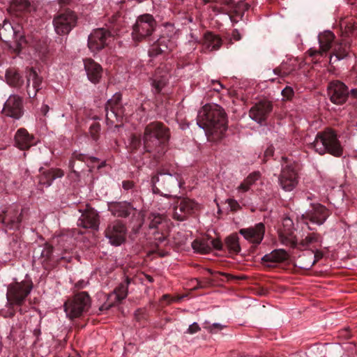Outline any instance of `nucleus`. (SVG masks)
<instances>
[{
  "instance_id": "obj_20",
  "label": "nucleus",
  "mask_w": 357,
  "mask_h": 357,
  "mask_svg": "<svg viewBox=\"0 0 357 357\" xmlns=\"http://www.w3.org/2000/svg\"><path fill=\"white\" fill-rule=\"evenodd\" d=\"M335 39V35L330 31H324L319 36V49L314 50L310 48L308 50L309 55L312 57L317 56H325L327 52L331 48Z\"/></svg>"
},
{
  "instance_id": "obj_62",
  "label": "nucleus",
  "mask_w": 357,
  "mask_h": 357,
  "mask_svg": "<svg viewBox=\"0 0 357 357\" xmlns=\"http://www.w3.org/2000/svg\"><path fill=\"white\" fill-rule=\"evenodd\" d=\"M190 39H189V43H192L193 44L197 43L198 42V39L197 37L194 36L192 33L190 34Z\"/></svg>"
},
{
  "instance_id": "obj_6",
  "label": "nucleus",
  "mask_w": 357,
  "mask_h": 357,
  "mask_svg": "<svg viewBox=\"0 0 357 357\" xmlns=\"http://www.w3.org/2000/svg\"><path fill=\"white\" fill-rule=\"evenodd\" d=\"M157 22L150 14L139 16L133 25L132 37L135 41H141L150 36L155 31Z\"/></svg>"
},
{
  "instance_id": "obj_35",
  "label": "nucleus",
  "mask_w": 357,
  "mask_h": 357,
  "mask_svg": "<svg viewBox=\"0 0 357 357\" xmlns=\"http://www.w3.org/2000/svg\"><path fill=\"white\" fill-rule=\"evenodd\" d=\"M160 72L158 70L153 79L152 85L155 89V92L159 93L161 91L162 88L167 84L169 79V75L167 72H165L162 75H160Z\"/></svg>"
},
{
  "instance_id": "obj_63",
  "label": "nucleus",
  "mask_w": 357,
  "mask_h": 357,
  "mask_svg": "<svg viewBox=\"0 0 357 357\" xmlns=\"http://www.w3.org/2000/svg\"><path fill=\"white\" fill-rule=\"evenodd\" d=\"M224 3L228 6H232L234 3V0H225Z\"/></svg>"
},
{
  "instance_id": "obj_49",
  "label": "nucleus",
  "mask_w": 357,
  "mask_h": 357,
  "mask_svg": "<svg viewBox=\"0 0 357 357\" xmlns=\"http://www.w3.org/2000/svg\"><path fill=\"white\" fill-rule=\"evenodd\" d=\"M162 52L160 51V49L158 48V45L155 42L151 47V48L149 50V54L150 56L153 57L156 56L159 54H161Z\"/></svg>"
},
{
  "instance_id": "obj_3",
  "label": "nucleus",
  "mask_w": 357,
  "mask_h": 357,
  "mask_svg": "<svg viewBox=\"0 0 357 357\" xmlns=\"http://www.w3.org/2000/svg\"><path fill=\"white\" fill-rule=\"evenodd\" d=\"M311 146L320 155L329 153L335 157H340L343 154V147L337 135L331 128L317 132Z\"/></svg>"
},
{
  "instance_id": "obj_40",
  "label": "nucleus",
  "mask_w": 357,
  "mask_h": 357,
  "mask_svg": "<svg viewBox=\"0 0 357 357\" xmlns=\"http://www.w3.org/2000/svg\"><path fill=\"white\" fill-rule=\"evenodd\" d=\"M321 241V236L317 233H312L307 235L304 239L301 241L299 246L303 248L308 247L314 243H320Z\"/></svg>"
},
{
  "instance_id": "obj_60",
  "label": "nucleus",
  "mask_w": 357,
  "mask_h": 357,
  "mask_svg": "<svg viewBox=\"0 0 357 357\" xmlns=\"http://www.w3.org/2000/svg\"><path fill=\"white\" fill-rule=\"evenodd\" d=\"M273 155V148L272 146L268 147L264 152L265 157L272 156Z\"/></svg>"
},
{
  "instance_id": "obj_16",
  "label": "nucleus",
  "mask_w": 357,
  "mask_h": 357,
  "mask_svg": "<svg viewBox=\"0 0 357 357\" xmlns=\"http://www.w3.org/2000/svg\"><path fill=\"white\" fill-rule=\"evenodd\" d=\"M273 105L271 102L264 100L257 102L251 107L249 112L250 118L255 121L262 123L265 121L272 112Z\"/></svg>"
},
{
  "instance_id": "obj_1",
  "label": "nucleus",
  "mask_w": 357,
  "mask_h": 357,
  "mask_svg": "<svg viewBox=\"0 0 357 357\" xmlns=\"http://www.w3.org/2000/svg\"><path fill=\"white\" fill-rule=\"evenodd\" d=\"M197 124L210 141L221 139L227 130L225 112L216 104H206L199 110Z\"/></svg>"
},
{
  "instance_id": "obj_42",
  "label": "nucleus",
  "mask_w": 357,
  "mask_h": 357,
  "mask_svg": "<svg viewBox=\"0 0 357 357\" xmlns=\"http://www.w3.org/2000/svg\"><path fill=\"white\" fill-rule=\"evenodd\" d=\"M158 45V48L162 53L166 52L167 50H172L173 48V44L166 37L162 36L158 38L156 41Z\"/></svg>"
},
{
  "instance_id": "obj_18",
  "label": "nucleus",
  "mask_w": 357,
  "mask_h": 357,
  "mask_svg": "<svg viewBox=\"0 0 357 357\" xmlns=\"http://www.w3.org/2000/svg\"><path fill=\"white\" fill-rule=\"evenodd\" d=\"M130 283V279L126 278L123 282L114 290V292L109 296L108 299L111 301L103 304L100 310H108L116 303L125 299L128 295V285Z\"/></svg>"
},
{
  "instance_id": "obj_5",
  "label": "nucleus",
  "mask_w": 357,
  "mask_h": 357,
  "mask_svg": "<svg viewBox=\"0 0 357 357\" xmlns=\"http://www.w3.org/2000/svg\"><path fill=\"white\" fill-rule=\"evenodd\" d=\"M91 305V298L86 291L77 293L72 299L64 303V311L70 319L80 317Z\"/></svg>"
},
{
  "instance_id": "obj_12",
  "label": "nucleus",
  "mask_w": 357,
  "mask_h": 357,
  "mask_svg": "<svg viewBox=\"0 0 357 357\" xmlns=\"http://www.w3.org/2000/svg\"><path fill=\"white\" fill-rule=\"evenodd\" d=\"M126 232L125 225L117 220L110 222L105 231L106 238L115 246L120 245L125 241Z\"/></svg>"
},
{
  "instance_id": "obj_10",
  "label": "nucleus",
  "mask_w": 357,
  "mask_h": 357,
  "mask_svg": "<svg viewBox=\"0 0 357 357\" xmlns=\"http://www.w3.org/2000/svg\"><path fill=\"white\" fill-rule=\"evenodd\" d=\"M278 183L285 192H291L296 188L298 183V174L291 164L282 167L278 176Z\"/></svg>"
},
{
  "instance_id": "obj_21",
  "label": "nucleus",
  "mask_w": 357,
  "mask_h": 357,
  "mask_svg": "<svg viewBox=\"0 0 357 357\" xmlns=\"http://www.w3.org/2000/svg\"><path fill=\"white\" fill-rule=\"evenodd\" d=\"M108 210L114 216L119 218H127L129 215H134L137 208L130 202H113L108 203Z\"/></svg>"
},
{
  "instance_id": "obj_50",
  "label": "nucleus",
  "mask_w": 357,
  "mask_h": 357,
  "mask_svg": "<svg viewBox=\"0 0 357 357\" xmlns=\"http://www.w3.org/2000/svg\"><path fill=\"white\" fill-rule=\"evenodd\" d=\"M222 243L220 240L216 238V239H211L210 238V247L211 250L212 248H214L218 250H221L222 249Z\"/></svg>"
},
{
  "instance_id": "obj_52",
  "label": "nucleus",
  "mask_w": 357,
  "mask_h": 357,
  "mask_svg": "<svg viewBox=\"0 0 357 357\" xmlns=\"http://www.w3.org/2000/svg\"><path fill=\"white\" fill-rule=\"evenodd\" d=\"M201 328L199 327L198 324L197 322H194L189 326L186 333L189 334H194L195 333L199 332Z\"/></svg>"
},
{
  "instance_id": "obj_51",
  "label": "nucleus",
  "mask_w": 357,
  "mask_h": 357,
  "mask_svg": "<svg viewBox=\"0 0 357 357\" xmlns=\"http://www.w3.org/2000/svg\"><path fill=\"white\" fill-rule=\"evenodd\" d=\"M251 185H248L246 181H243L237 187L236 190L238 193H245L250 189Z\"/></svg>"
},
{
  "instance_id": "obj_34",
  "label": "nucleus",
  "mask_w": 357,
  "mask_h": 357,
  "mask_svg": "<svg viewBox=\"0 0 357 357\" xmlns=\"http://www.w3.org/2000/svg\"><path fill=\"white\" fill-rule=\"evenodd\" d=\"M10 10L14 12L30 13L34 8L28 0H12Z\"/></svg>"
},
{
  "instance_id": "obj_19",
  "label": "nucleus",
  "mask_w": 357,
  "mask_h": 357,
  "mask_svg": "<svg viewBox=\"0 0 357 357\" xmlns=\"http://www.w3.org/2000/svg\"><path fill=\"white\" fill-rule=\"evenodd\" d=\"M239 233L250 243L258 245L264 238L265 226L257 223L254 227L240 229Z\"/></svg>"
},
{
  "instance_id": "obj_14",
  "label": "nucleus",
  "mask_w": 357,
  "mask_h": 357,
  "mask_svg": "<svg viewBox=\"0 0 357 357\" xmlns=\"http://www.w3.org/2000/svg\"><path fill=\"white\" fill-rule=\"evenodd\" d=\"M113 36L111 31L105 29H97L89 36L88 47L92 52H97L103 49Z\"/></svg>"
},
{
  "instance_id": "obj_22",
  "label": "nucleus",
  "mask_w": 357,
  "mask_h": 357,
  "mask_svg": "<svg viewBox=\"0 0 357 357\" xmlns=\"http://www.w3.org/2000/svg\"><path fill=\"white\" fill-rule=\"evenodd\" d=\"M0 39L6 43H10L15 40L17 44L24 40V37L20 34V31L13 27L11 23L5 20L1 25H0Z\"/></svg>"
},
{
  "instance_id": "obj_37",
  "label": "nucleus",
  "mask_w": 357,
  "mask_h": 357,
  "mask_svg": "<svg viewBox=\"0 0 357 357\" xmlns=\"http://www.w3.org/2000/svg\"><path fill=\"white\" fill-rule=\"evenodd\" d=\"M75 160H80L85 162H88L91 161V162H94L98 160L97 158L95 157H89L82 153H79L77 152H74L72 155V158L69 162V167L73 172L77 174V171L75 169Z\"/></svg>"
},
{
  "instance_id": "obj_61",
  "label": "nucleus",
  "mask_w": 357,
  "mask_h": 357,
  "mask_svg": "<svg viewBox=\"0 0 357 357\" xmlns=\"http://www.w3.org/2000/svg\"><path fill=\"white\" fill-rule=\"evenodd\" d=\"M228 204L233 210H235V207L238 206V204L234 199H228Z\"/></svg>"
},
{
  "instance_id": "obj_38",
  "label": "nucleus",
  "mask_w": 357,
  "mask_h": 357,
  "mask_svg": "<svg viewBox=\"0 0 357 357\" xmlns=\"http://www.w3.org/2000/svg\"><path fill=\"white\" fill-rule=\"evenodd\" d=\"M7 83L14 87L22 86L23 81L20 74L14 70H8L6 73Z\"/></svg>"
},
{
  "instance_id": "obj_9",
  "label": "nucleus",
  "mask_w": 357,
  "mask_h": 357,
  "mask_svg": "<svg viewBox=\"0 0 357 357\" xmlns=\"http://www.w3.org/2000/svg\"><path fill=\"white\" fill-rule=\"evenodd\" d=\"M32 288V284L29 282H15L9 285L7 296L12 303L20 305L30 294Z\"/></svg>"
},
{
  "instance_id": "obj_46",
  "label": "nucleus",
  "mask_w": 357,
  "mask_h": 357,
  "mask_svg": "<svg viewBox=\"0 0 357 357\" xmlns=\"http://www.w3.org/2000/svg\"><path fill=\"white\" fill-rule=\"evenodd\" d=\"M342 354V349L339 345L331 347L328 350V357H341Z\"/></svg>"
},
{
  "instance_id": "obj_15",
  "label": "nucleus",
  "mask_w": 357,
  "mask_h": 357,
  "mask_svg": "<svg viewBox=\"0 0 357 357\" xmlns=\"http://www.w3.org/2000/svg\"><path fill=\"white\" fill-rule=\"evenodd\" d=\"M329 216L328 209L320 204H313L312 208L301 216V218L305 222L306 224L308 221L312 224L321 225L326 220Z\"/></svg>"
},
{
  "instance_id": "obj_33",
  "label": "nucleus",
  "mask_w": 357,
  "mask_h": 357,
  "mask_svg": "<svg viewBox=\"0 0 357 357\" xmlns=\"http://www.w3.org/2000/svg\"><path fill=\"white\" fill-rule=\"evenodd\" d=\"M316 263L312 257V252L308 251L300 255L296 260L295 264L301 269L308 270Z\"/></svg>"
},
{
  "instance_id": "obj_47",
  "label": "nucleus",
  "mask_w": 357,
  "mask_h": 357,
  "mask_svg": "<svg viewBox=\"0 0 357 357\" xmlns=\"http://www.w3.org/2000/svg\"><path fill=\"white\" fill-rule=\"evenodd\" d=\"M141 146V139L136 135H132L130 139V149L132 151L137 150Z\"/></svg>"
},
{
  "instance_id": "obj_44",
  "label": "nucleus",
  "mask_w": 357,
  "mask_h": 357,
  "mask_svg": "<svg viewBox=\"0 0 357 357\" xmlns=\"http://www.w3.org/2000/svg\"><path fill=\"white\" fill-rule=\"evenodd\" d=\"M282 242L283 244L293 248H296L298 245H299V243H298L296 238L291 235L289 236L282 237Z\"/></svg>"
},
{
  "instance_id": "obj_2",
  "label": "nucleus",
  "mask_w": 357,
  "mask_h": 357,
  "mask_svg": "<svg viewBox=\"0 0 357 357\" xmlns=\"http://www.w3.org/2000/svg\"><path fill=\"white\" fill-rule=\"evenodd\" d=\"M169 131L162 123L153 122L147 125L143 135V148L155 159L162 157L167 151Z\"/></svg>"
},
{
  "instance_id": "obj_31",
  "label": "nucleus",
  "mask_w": 357,
  "mask_h": 357,
  "mask_svg": "<svg viewBox=\"0 0 357 357\" xmlns=\"http://www.w3.org/2000/svg\"><path fill=\"white\" fill-rule=\"evenodd\" d=\"M289 258V254L283 249L274 250L271 252L265 255L262 261L267 262L268 266H272L274 263H281Z\"/></svg>"
},
{
  "instance_id": "obj_54",
  "label": "nucleus",
  "mask_w": 357,
  "mask_h": 357,
  "mask_svg": "<svg viewBox=\"0 0 357 357\" xmlns=\"http://www.w3.org/2000/svg\"><path fill=\"white\" fill-rule=\"evenodd\" d=\"M134 186V183L131 181H123L122 183V187L124 190H128L132 189Z\"/></svg>"
},
{
  "instance_id": "obj_11",
  "label": "nucleus",
  "mask_w": 357,
  "mask_h": 357,
  "mask_svg": "<svg viewBox=\"0 0 357 357\" xmlns=\"http://www.w3.org/2000/svg\"><path fill=\"white\" fill-rule=\"evenodd\" d=\"M198 209V204L188 198L179 199L174 206L173 218L178 221L185 220Z\"/></svg>"
},
{
  "instance_id": "obj_23",
  "label": "nucleus",
  "mask_w": 357,
  "mask_h": 357,
  "mask_svg": "<svg viewBox=\"0 0 357 357\" xmlns=\"http://www.w3.org/2000/svg\"><path fill=\"white\" fill-rule=\"evenodd\" d=\"M3 112L5 115L18 119L22 115V104L21 98L12 95L8 98L4 104Z\"/></svg>"
},
{
  "instance_id": "obj_45",
  "label": "nucleus",
  "mask_w": 357,
  "mask_h": 357,
  "mask_svg": "<svg viewBox=\"0 0 357 357\" xmlns=\"http://www.w3.org/2000/svg\"><path fill=\"white\" fill-rule=\"evenodd\" d=\"M100 131V125L97 123H93L89 128V132L92 139L95 141L98 139V133Z\"/></svg>"
},
{
  "instance_id": "obj_13",
  "label": "nucleus",
  "mask_w": 357,
  "mask_h": 357,
  "mask_svg": "<svg viewBox=\"0 0 357 357\" xmlns=\"http://www.w3.org/2000/svg\"><path fill=\"white\" fill-rule=\"evenodd\" d=\"M327 94L333 103L342 105L346 102L349 91L348 87L343 82L335 80L328 84Z\"/></svg>"
},
{
  "instance_id": "obj_48",
  "label": "nucleus",
  "mask_w": 357,
  "mask_h": 357,
  "mask_svg": "<svg viewBox=\"0 0 357 357\" xmlns=\"http://www.w3.org/2000/svg\"><path fill=\"white\" fill-rule=\"evenodd\" d=\"M261 174L259 172H254L250 174L244 180L248 182V185H252L257 181L259 179Z\"/></svg>"
},
{
  "instance_id": "obj_56",
  "label": "nucleus",
  "mask_w": 357,
  "mask_h": 357,
  "mask_svg": "<svg viewBox=\"0 0 357 357\" xmlns=\"http://www.w3.org/2000/svg\"><path fill=\"white\" fill-rule=\"evenodd\" d=\"M324 255L321 251L317 250L314 253L312 252V257L316 259V262L323 257Z\"/></svg>"
},
{
  "instance_id": "obj_36",
  "label": "nucleus",
  "mask_w": 357,
  "mask_h": 357,
  "mask_svg": "<svg viewBox=\"0 0 357 357\" xmlns=\"http://www.w3.org/2000/svg\"><path fill=\"white\" fill-rule=\"evenodd\" d=\"M192 249L201 254H206L211 252L210 238H199L192 243Z\"/></svg>"
},
{
  "instance_id": "obj_59",
  "label": "nucleus",
  "mask_w": 357,
  "mask_h": 357,
  "mask_svg": "<svg viewBox=\"0 0 357 357\" xmlns=\"http://www.w3.org/2000/svg\"><path fill=\"white\" fill-rule=\"evenodd\" d=\"M357 28V24L354 23L353 24H349L346 25V29H348V31L352 33L354 32L356 29Z\"/></svg>"
},
{
  "instance_id": "obj_24",
  "label": "nucleus",
  "mask_w": 357,
  "mask_h": 357,
  "mask_svg": "<svg viewBox=\"0 0 357 357\" xmlns=\"http://www.w3.org/2000/svg\"><path fill=\"white\" fill-rule=\"evenodd\" d=\"M84 66L88 79L93 84L99 83L103 74L102 66L91 58L84 59Z\"/></svg>"
},
{
  "instance_id": "obj_17",
  "label": "nucleus",
  "mask_w": 357,
  "mask_h": 357,
  "mask_svg": "<svg viewBox=\"0 0 357 357\" xmlns=\"http://www.w3.org/2000/svg\"><path fill=\"white\" fill-rule=\"evenodd\" d=\"M82 215L78 220V225L84 228L98 230L100 225L98 213L93 208L86 206L84 210H79Z\"/></svg>"
},
{
  "instance_id": "obj_43",
  "label": "nucleus",
  "mask_w": 357,
  "mask_h": 357,
  "mask_svg": "<svg viewBox=\"0 0 357 357\" xmlns=\"http://www.w3.org/2000/svg\"><path fill=\"white\" fill-rule=\"evenodd\" d=\"M227 326L219 324V323H214L213 324H208L206 326H204V328L207 330L208 332L211 333H216L218 331H222L223 328H226Z\"/></svg>"
},
{
  "instance_id": "obj_55",
  "label": "nucleus",
  "mask_w": 357,
  "mask_h": 357,
  "mask_svg": "<svg viewBox=\"0 0 357 357\" xmlns=\"http://www.w3.org/2000/svg\"><path fill=\"white\" fill-rule=\"evenodd\" d=\"M212 84H217V86L213 87L215 91L219 92L223 88V85L218 81L212 80Z\"/></svg>"
},
{
  "instance_id": "obj_7",
  "label": "nucleus",
  "mask_w": 357,
  "mask_h": 357,
  "mask_svg": "<svg viewBox=\"0 0 357 357\" xmlns=\"http://www.w3.org/2000/svg\"><path fill=\"white\" fill-rule=\"evenodd\" d=\"M77 17L75 12L66 10L59 13L53 19V25L56 33L59 35H67L76 26Z\"/></svg>"
},
{
  "instance_id": "obj_39",
  "label": "nucleus",
  "mask_w": 357,
  "mask_h": 357,
  "mask_svg": "<svg viewBox=\"0 0 357 357\" xmlns=\"http://www.w3.org/2000/svg\"><path fill=\"white\" fill-rule=\"evenodd\" d=\"M225 245L231 253L237 254L241 250L238 237L236 234H231L226 238Z\"/></svg>"
},
{
  "instance_id": "obj_28",
  "label": "nucleus",
  "mask_w": 357,
  "mask_h": 357,
  "mask_svg": "<svg viewBox=\"0 0 357 357\" xmlns=\"http://www.w3.org/2000/svg\"><path fill=\"white\" fill-rule=\"evenodd\" d=\"M15 146L21 150H26L34 145V137L25 128H20L15 135Z\"/></svg>"
},
{
  "instance_id": "obj_30",
  "label": "nucleus",
  "mask_w": 357,
  "mask_h": 357,
  "mask_svg": "<svg viewBox=\"0 0 357 357\" xmlns=\"http://www.w3.org/2000/svg\"><path fill=\"white\" fill-rule=\"evenodd\" d=\"M64 176V172L61 169L52 168L44 171L39 178V184L46 188L50 187L53 181L61 178Z\"/></svg>"
},
{
  "instance_id": "obj_41",
  "label": "nucleus",
  "mask_w": 357,
  "mask_h": 357,
  "mask_svg": "<svg viewBox=\"0 0 357 357\" xmlns=\"http://www.w3.org/2000/svg\"><path fill=\"white\" fill-rule=\"evenodd\" d=\"M149 220L150 221L149 225L150 229H158L159 226L163 222L164 217L158 213H151Z\"/></svg>"
},
{
  "instance_id": "obj_29",
  "label": "nucleus",
  "mask_w": 357,
  "mask_h": 357,
  "mask_svg": "<svg viewBox=\"0 0 357 357\" xmlns=\"http://www.w3.org/2000/svg\"><path fill=\"white\" fill-rule=\"evenodd\" d=\"M22 221V214L17 208H10L1 218L2 223L9 229L18 228Z\"/></svg>"
},
{
  "instance_id": "obj_64",
  "label": "nucleus",
  "mask_w": 357,
  "mask_h": 357,
  "mask_svg": "<svg viewBox=\"0 0 357 357\" xmlns=\"http://www.w3.org/2000/svg\"><path fill=\"white\" fill-rule=\"evenodd\" d=\"M350 93L352 96L357 98V89H351Z\"/></svg>"
},
{
  "instance_id": "obj_27",
  "label": "nucleus",
  "mask_w": 357,
  "mask_h": 357,
  "mask_svg": "<svg viewBox=\"0 0 357 357\" xmlns=\"http://www.w3.org/2000/svg\"><path fill=\"white\" fill-rule=\"evenodd\" d=\"M350 51V45L346 40H342L334 45L333 52L330 55L329 63L333 65L336 62L345 59Z\"/></svg>"
},
{
  "instance_id": "obj_8",
  "label": "nucleus",
  "mask_w": 357,
  "mask_h": 357,
  "mask_svg": "<svg viewBox=\"0 0 357 357\" xmlns=\"http://www.w3.org/2000/svg\"><path fill=\"white\" fill-rule=\"evenodd\" d=\"M121 98V94L116 93L107 100L105 105V117L106 122L108 126H114L115 127L119 126L118 125H116L115 123L120 121L123 114Z\"/></svg>"
},
{
  "instance_id": "obj_58",
  "label": "nucleus",
  "mask_w": 357,
  "mask_h": 357,
  "mask_svg": "<svg viewBox=\"0 0 357 357\" xmlns=\"http://www.w3.org/2000/svg\"><path fill=\"white\" fill-rule=\"evenodd\" d=\"M274 73L278 75L282 76V77L286 76V75H288V73L282 71L281 68H275L274 70Z\"/></svg>"
},
{
  "instance_id": "obj_32",
  "label": "nucleus",
  "mask_w": 357,
  "mask_h": 357,
  "mask_svg": "<svg viewBox=\"0 0 357 357\" xmlns=\"http://www.w3.org/2000/svg\"><path fill=\"white\" fill-rule=\"evenodd\" d=\"M204 39L203 46L209 52L218 50L222 45L220 38L211 32H206L204 34Z\"/></svg>"
},
{
  "instance_id": "obj_57",
  "label": "nucleus",
  "mask_w": 357,
  "mask_h": 357,
  "mask_svg": "<svg viewBox=\"0 0 357 357\" xmlns=\"http://www.w3.org/2000/svg\"><path fill=\"white\" fill-rule=\"evenodd\" d=\"M50 110V107L46 105V104H44L41 106V108H40V112L44 115V116H46L47 114L48 113Z\"/></svg>"
},
{
  "instance_id": "obj_4",
  "label": "nucleus",
  "mask_w": 357,
  "mask_h": 357,
  "mask_svg": "<svg viewBox=\"0 0 357 357\" xmlns=\"http://www.w3.org/2000/svg\"><path fill=\"white\" fill-rule=\"evenodd\" d=\"M152 188L154 193L170 196V193L174 188H181V183L178 174H172L159 170L156 175L151 178Z\"/></svg>"
},
{
  "instance_id": "obj_26",
  "label": "nucleus",
  "mask_w": 357,
  "mask_h": 357,
  "mask_svg": "<svg viewBox=\"0 0 357 357\" xmlns=\"http://www.w3.org/2000/svg\"><path fill=\"white\" fill-rule=\"evenodd\" d=\"M42 78L39 77L33 68H30L26 73V91L30 98L36 97L38 91L41 89Z\"/></svg>"
},
{
  "instance_id": "obj_25",
  "label": "nucleus",
  "mask_w": 357,
  "mask_h": 357,
  "mask_svg": "<svg viewBox=\"0 0 357 357\" xmlns=\"http://www.w3.org/2000/svg\"><path fill=\"white\" fill-rule=\"evenodd\" d=\"M52 252L53 247L48 243H45L44 245H38L34 249L33 257L34 260H38L39 263L45 269H49L52 266L50 262L52 261Z\"/></svg>"
},
{
  "instance_id": "obj_53",
  "label": "nucleus",
  "mask_w": 357,
  "mask_h": 357,
  "mask_svg": "<svg viewBox=\"0 0 357 357\" xmlns=\"http://www.w3.org/2000/svg\"><path fill=\"white\" fill-rule=\"evenodd\" d=\"M282 95L284 98H286L287 99H290L294 95V91L291 87L286 86L282 91Z\"/></svg>"
}]
</instances>
